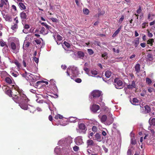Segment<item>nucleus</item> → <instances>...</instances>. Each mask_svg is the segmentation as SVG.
Wrapping results in <instances>:
<instances>
[{
    "label": "nucleus",
    "mask_w": 155,
    "mask_h": 155,
    "mask_svg": "<svg viewBox=\"0 0 155 155\" xmlns=\"http://www.w3.org/2000/svg\"><path fill=\"white\" fill-rule=\"evenodd\" d=\"M71 71L72 76L74 77H76L78 75L79 71L77 67L74 65L70 66L67 69L66 73L67 76H70L69 71Z\"/></svg>",
    "instance_id": "nucleus-1"
},
{
    "label": "nucleus",
    "mask_w": 155,
    "mask_h": 155,
    "mask_svg": "<svg viewBox=\"0 0 155 155\" xmlns=\"http://www.w3.org/2000/svg\"><path fill=\"white\" fill-rule=\"evenodd\" d=\"M29 101L26 95L21 92L17 98H15V101L19 104L23 102H28Z\"/></svg>",
    "instance_id": "nucleus-2"
},
{
    "label": "nucleus",
    "mask_w": 155,
    "mask_h": 155,
    "mask_svg": "<svg viewBox=\"0 0 155 155\" xmlns=\"http://www.w3.org/2000/svg\"><path fill=\"white\" fill-rule=\"evenodd\" d=\"M11 87L10 88H12L11 97H12L13 99L15 101V98H17L19 96V94L21 92L19 89H17L15 88V86L14 85H11Z\"/></svg>",
    "instance_id": "nucleus-3"
},
{
    "label": "nucleus",
    "mask_w": 155,
    "mask_h": 155,
    "mask_svg": "<svg viewBox=\"0 0 155 155\" xmlns=\"http://www.w3.org/2000/svg\"><path fill=\"white\" fill-rule=\"evenodd\" d=\"M107 116L105 115H104L101 117V120L102 123L108 125H109L113 123V120L112 118L108 119L107 120Z\"/></svg>",
    "instance_id": "nucleus-4"
},
{
    "label": "nucleus",
    "mask_w": 155,
    "mask_h": 155,
    "mask_svg": "<svg viewBox=\"0 0 155 155\" xmlns=\"http://www.w3.org/2000/svg\"><path fill=\"white\" fill-rule=\"evenodd\" d=\"M9 47L12 50L13 53H17L19 52L20 48V46L19 44L16 45L14 42H12Z\"/></svg>",
    "instance_id": "nucleus-5"
},
{
    "label": "nucleus",
    "mask_w": 155,
    "mask_h": 155,
    "mask_svg": "<svg viewBox=\"0 0 155 155\" xmlns=\"http://www.w3.org/2000/svg\"><path fill=\"white\" fill-rule=\"evenodd\" d=\"M114 85L117 89H120L123 87V83L122 81L118 78H116L114 80Z\"/></svg>",
    "instance_id": "nucleus-6"
},
{
    "label": "nucleus",
    "mask_w": 155,
    "mask_h": 155,
    "mask_svg": "<svg viewBox=\"0 0 155 155\" xmlns=\"http://www.w3.org/2000/svg\"><path fill=\"white\" fill-rule=\"evenodd\" d=\"M91 95L94 98L96 99L101 96L102 91L98 90H94L91 92Z\"/></svg>",
    "instance_id": "nucleus-7"
},
{
    "label": "nucleus",
    "mask_w": 155,
    "mask_h": 155,
    "mask_svg": "<svg viewBox=\"0 0 155 155\" xmlns=\"http://www.w3.org/2000/svg\"><path fill=\"white\" fill-rule=\"evenodd\" d=\"M78 131L79 133H82L83 134H85L87 130V128L85 125L83 123L80 124L78 126Z\"/></svg>",
    "instance_id": "nucleus-8"
},
{
    "label": "nucleus",
    "mask_w": 155,
    "mask_h": 155,
    "mask_svg": "<svg viewBox=\"0 0 155 155\" xmlns=\"http://www.w3.org/2000/svg\"><path fill=\"white\" fill-rule=\"evenodd\" d=\"M28 11H23L20 14V16L22 20V21L26 20L27 18L28 14Z\"/></svg>",
    "instance_id": "nucleus-9"
},
{
    "label": "nucleus",
    "mask_w": 155,
    "mask_h": 155,
    "mask_svg": "<svg viewBox=\"0 0 155 155\" xmlns=\"http://www.w3.org/2000/svg\"><path fill=\"white\" fill-rule=\"evenodd\" d=\"M14 20L15 21V23H14L13 25H12L11 27V29L13 30H14L18 28V21L17 17H16L14 19Z\"/></svg>",
    "instance_id": "nucleus-10"
},
{
    "label": "nucleus",
    "mask_w": 155,
    "mask_h": 155,
    "mask_svg": "<svg viewBox=\"0 0 155 155\" xmlns=\"http://www.w3.org/2000/svg\"><path fill=\"white\" fill-rule=\"evenodd\" d=\"M100 109V106L97 104H93L91 107V111L94 113H96Z\"/></svg>",
    "instance_id": "nucleus-11"
},
{
    "label": "nucleus",
    "mask_w": 155,
    "mask_h": 155,
    "mask_svg": "<svg viewBox=\"0 0 155 155\" xmlns=\"http://www.w3.org/2000/svg\"><path fill=\"white\" fill-rule=\"evenodd\" d=\"M33 75L32 74L28 73L26 72H25L24 74H22V76L25 77L28 81L29 80H30L32 77L33 76Z\"/></svg>",
    "instance_id": "nucleus-12"
},
{
    "label": "nucleus",
    "mask_w": 155,
    "mask_h": 155,
    "mask_svg": "<svg viewBox=\"0 0 155 155\" xmlns=\"http://www.w3.org/2000/svg\"><path fill=\"white\" fill-rule=\"evenodd\" d=\"M75 142L78 145L82 144L83 143L82 137L80 136L77 137L75 139Z\"/></svg>",
    "instance_id": "nucleus-13"
},
{
    "label": "nucleus",
    "mask_w": 155,
    "mask_h": 155,
    "mask_svg": "<svg viewBox=\"0 0 155 155\" xmlns=\"http://www.w3.org/2000/svg\"><path fill=\"white\" fill-rule=\"evenodd\" d=\"M28 103L25 102H23L22 103H19V105L20 107L23 109L25 110H28Z\"/></svg>",
    "instance_id": "nucleus-14"
},
{
    "label": "nucleus",
    "mask_w": 155,
    "mask_h": 155,
    "mask_svg": "<svg viewBox=\"0 0 155 155\" xmlns=\"http://www.w3.org/2000/svg\"><path fill=\"white\" fill-rule=\"evenodd\" d=\"M1 3L4 5V8L7 9L9 7L8 0H1Z\"/></svg>",
    "instance_id": "nucleus-15"
},
{
    "label": "nucleus",
    "mask_w": 155,
    "mask_h": 155,
    "mask_svg": "<svg viewBox=\"0 0 155 155\" xmlns=\"http://www.w3.org/2000/svg\"><path fill=\"white\" fill-rule=\"evenodd\" d=\"M127 87L128 89H132L134 88H136V85L135 82L134 81H132L131 84L127 85Z\"/></svg>",
    "instance_id": "nucleus-16"
},
{
    "label": "nucleus",
    "mask_w": 155,
    "mask_h": 155,
    "mask_svg": "<svg viewBox=\"0 0 155 155\" xmlns=\"http://www.w3.org/2000/svg\"><path fill=\"white\" fill-rule=\"evenodd\" d=\"M55 81L53 80H51L49 81L50 83V87L52 89H56L57 88V87L56 85L54 83Z\"/></svg>",
    "instance_id": "nucleus-17"
},
{
    "label": "nucleus",
    "mask_w": 155,
    "mask_h": 155,
    "mask_svg": "<svg viewBox=\"0 0 155 155\" xmlns=\"http://www.w3.org/2000/svg\"><path fill=\"white\" fill-rule=\"evenodd\" d=\"M37 80V79L35 76L33 75V76L32 77L30 80L28 81L30 82V85H33V83L35 82Z\"/></svg>",
    "instance_id": "nucleus-18"
},
{
    "label": "nucleus",
    "mask_w": 155,
    "mask_h": 155,
    "mask_svg": "<svg viewBox=\"0 0 155 155\" xmlns=\"http://www.w3.org/2000/svg\"><path fill=\"white\" fill-rule=\"evenodd\" d=\"M72 142V140L70 137H68L65 139V142L67 143L68 149H69V146Z\"/></svg>",
    "instance_id": "nucleus-19"
},
{
    "label": "nucleus",
    "mask_w": 155,
    "mask_h": 155,
    "mask_svg": "<svg viewBox=\"0 0 155 155\" xmlns=\"http://www.w3.org/2000/svg\"><path fill=\"white\" fill-rule=\"evenodd\" d=\"M48 30H49L47 29H45L44 27H42L40 31V33L43 35H46L48 33Z\"/></svg>",
    "instance_id": "nucleus-20"
},
{
    "label": "nucleus",
    "mask_w": 155,
    "mask_h": 155,
    "mask_svg": "<svg viewBox=\"0 0 155 155\" xmlns=\"http://www.w3.org/2000/svg\"><path fill=\"white\" fill-rule=\"evenodd\" d=\"M149 122L151 126H154L155 125V118H153L151 119L150 118L149 120Z\"/></svg>",
    "instance_id": "nucleus-21"
},
{
    "label": "nucleus",
    "mask_w": 155,
    "mask_h": 155,
    "mask_svg": "<svg viewBox=\"0 0 155 155\" xmlns=\"http://www.w3.org/2000/svg\"><path fill=\"white\" fill-rule=\"evenodd\" d=\"M77 55L79 58H80L83 59L84 57V52L82 51H78L77 52Z\"/></svg>",
    "instance_id": "nucleus-22"
},
{
    "label": "nucleus",
    "mask_w": 155,
    "mask_h": 155,
    "mask_svg": "<svg viewBox=\"0 0 155 155\" xmlns=\"http://www.w3.org/2000/svg\"><path fill=\"white\" fill-rule=\"evenodd\" d=\"M95 137L96 138V139L98 141H101L102 140V137H101V135L98 133H97L95 135Z\"/></svg>",
    "instance_id": "nucleus-23"
},
{
    "label": "nucleus",
    "mask_w": 155,
    "mask_h": 155,
    "mask_svg": "<svg viewBox=\"0 0 155 155\" xmlns=\"http://www.w3.org/2000/svg\"><path fill=\"white\" fill-rule=\"evenodd\" d=\"M135 69L137 73H139L140 72V67L139 64H137L135 66Z\"/></svg>",
    "instance_id": "nucleus-24"
},
{
    "label": "nucleus",
    "mask_w": 155,
    "mask_h": 155,
    "mask_svg": "<svg viewBox=\"0 0 155 155\" xmlns=\"http://www.w3.org/2000/svg\"><path fill=\"white\" fill-rule=\"evenodd\" d=\"M145 111L147 113H149L151 111V108L148 105H146L144 106Z\"/></svg>",
    "instance_id": "nucleus-25"
},
{
    "label": "nucleus",
    "mask_w": 155,
    "mask_h": 155,
    "mask_svg": "<svg viewBox=\"0 0 155 155\" xmlns=\"http://www.w3.org/2000/svg\"><path fill=\"white\" fill-rule=\"evenodd\" d=\"M5 18L6 21L11 22L12 21V17L11 15H6L5 16Z\"/></svg>",
    "instance_id": "nucleus-26"
},
{
    "label": "nucleus",
    "mask_w": 155,
    "mask_h": 155,
    "mask_svg": "<svg viewBox=\"0 0 155 155\" xmlns=\"http://www.w3.org/2000/svg\"><path fill=\"white\" fill-rule=\"evenodd\" d=\"M18 5L21 9L25 10L26 9V7L24 3L22 2H19Z\"/></svg>",
    "instance_id": "nucleus-27"
},
{
    "label": "nucleus",
    "mask_w": 155,
    "mask_h": 155,
    "mask_svg": "<svg viewBox=\"0 0 155 155\" xmlns=\"http://www.w3.org/2000/svg\"><path fill=\"white\" fill-rule=\"evenodd\" d=\"M41 24L43 26H45L47 29L49 30L52 28V27L51 26L48 25L46 23L42 22L41 23Z\"/></svg>",
    "instance_id": "nucleus-28"
},
{
    "label": "nucleus",
    "mask_w": 155,
    "mask_h": 155,
    "mask_svg": "<svg viewBox=\"0 0 155 155\" xmlns=\"http://www.w3.org/2000/svg\"><path fill=\"white\" fill-rule=\"evenodd\" d=\"M87 146H93L94 144V142L92 140L89 139L87 140Z\"/></svg>",
    "instance_id": "nucleus-29"
},
{
    "label": "nucleus",
    "mask_w": 155,
    "mask_h": 155,
    "mask_svg": "<svg viewBox=\"0 0 155 155\" xmlns=\"http://www.w3.org/2000/svg\"><path fill=\"white\" fill-rule=\"evenodd\" d=\"M5 81L6 83L8 84H12V81L11 79L8 77H6L5 79Z\"/></svg>",
    "instance_id": "nucleus-30"
},
{
    "label": "nucleus",
    "mask_w": 155,
    "mask_h": 155,
    "mask_svg": "<svg viewBox=\"0 0 155 155\" xmlns=\"http://www.w3.org/2000/svg\"><path fill=\"white\" fill-rule=\"evenodd\" d=\"M121 28V27L120 26L117 30L112 35V37H114L116 36L117 35L118 33H119V31H120Z\"/></svg>",
    "instance_id": "nucleus-31"
},
{
    "label": "nucleus",
    "mask_w": 155,
    "mask_h": 155,
    "mask_svg": "<svg viewBox=\"0 0 155 155\" xmlns=\"http://www.w3.org/2000/svg\"><path fill=\"white\" fill-rule=\"evenodd\" d=\"M105 75L106 78H109L111 76V72L110 71H107L105 72Z\"/></svg>",
    "instance_id": "nucleus-32"
},
{
    "label": "nucleus",
    "mask_w": 155,
    "mask_h": 155,
    "mask_svg": "<svg viewBox=\"0 0 155 155\" xmlns=\"http://www.w3.org/2000/svg\"><path fill=\"white\" fill-rule=\"evenodd\" d=\"M154 39L153 38L150 39L147 41V44L150 45V46L153 45V43L154 42Z\"/></svg>",
    "instance_id": "nucleus-33"
},
{
    "label": "nucleus",
    "mask_w": 155,
    "mask_h": 155,
    "mask_svg": "<svg viewBox=\"0 0 155 155\" xmlns=\"http://www.w3.org/2000/svg\"><path fill=\"white\" fill-rule=\"evenodd\" d=\"M146 83L149 86H150L151 84L152 83V81L151 79L148 78H146Z\"/></svg>",
    "instance_id": "nucleus-34"
},
{
    "label": "nucleus",
    "mask_w": 155,
    "mask_h": 155,
    "mask_svg": "<svg viewBox=\"0 0 155 155\" xmlns=\"http://www.w3.org/2000/svg\"><path fill=\"white\" fill-rule=\"evenodd\" d=\"M139 103V101L136 98H134L133 99L132 101V103L134 105H138V104Z\"/></svg>",
    "instance_id": "nucleus-35"
},
{
    "label": "nucleus",
    "mask_w": 155,
    "mask_h": 155,
    "mask_svg": "<svg viewBox=\"0 0 155 155\" xmlns=\"http://www.w3.org/2000/svg\"><path fill=\"white\" fill-rule=\"evenodd\" d=\"M131 143L133 145H135L137 143V141L134 136L131 138Z\"/></svg>",
    "instance_id": "nucleus-36"
},
{
    "label": "nucleus",
    "mask_w": 155,
    "mask_h": 155,
    "mask_svg": "<svg viewBox=\"0 0 155 155\" xmlns=\"http://www.w3.org/2000/svg\"><path fill=\"white\" fill-rule=\"evenodd\" d=\"M63 116L62 115L59 114H57L54 117V118L56 120L58 119V118L60 119H63Z\"/></svg>",
    "instance_id": "nucleus-37"
},
{
    "label": "nucleus",
    "mask_w": 155,
    "mask_h": 155,
    "mask_svg": "<svg viewBox=\"0 0 155 155\" xmlns=\"http://www.w3.org/2000/svg\"><path fill=\"white\" fill-rule=\"evenodd\" d=\"M134 45L135 47H137L139 44V40L138 38H137L136 40L134 41Z\"/></svg>",
    "instance_id": "nucleus-38"
},
{
    "label": "nucleus",
    "mask_w": 155,
    "mask_h": 155,
    "mask_svg": "<svg viewBox=\"0 0 155 155\" xmlns=\"http://www.w3.org/2000/svg\"><path fill=\"white\" fill-rule=\"evenodd\" d=\"M12 92V89L10 90L9 89H8L7 90H6V91H5V93L6 94H7L9 96H11Z\"/></svg>",
    "instance_id": "nucleus-39"
},
{
    "label": "nucleus",
    "mask_w": 155,
    "mask_h": 155,
    "mask_svg": "<svg viewBox=\"0 0 155 155\" xmlns=\"http://www.w3.org/2000/svg\"><path fill=\"white\" fill-rule=\"evenodd\" d=\"M28 110L31 113H33L35 110V108L33 107L30 106L29 107H28Z\"/></svg>",
    "instance_id": "nucleus-40"
},
{
    "label": "nucleus",
    "mask_w": 155,
    "mask_h": 155,
    "mask_svg": "<svg viewBox=\"0 0 155 155\" xmlns=\"http://www.w3.org/2000/svg\"><path fill=\"white\" fill-rule=\"evenodd\" d=\"M101 56L102 57L104 58V59H107L108 58L107 54L106 52H104L102 54Z\"/></svg>",
    "instance_id": "nucleus-41"
},
{
    "label": "nucleus",
    "mask_w": 155,
    "mask_h": 155,
    "mask_svg": "<svg viewBox=\"0 0 155 155\" xmlns=\"http://www.w3.org/2000/svg\"><path fill=\"white\" fill-rule=\"evenodd\" d=\"M13 63L15 64L18 68H20V64L17 60H15Z\"/></svg>",
    "instance_id": "nucleus-42"
},
{
    "label": "nucleus",
    "mask_w": 155,
    "mask_h": 155,
    "mask_svg": "<svg viewBox=\"0 0 155 155\" xmlns=\"http://www.w3.org/2000/svg\"><path fill=\"white\" fill-rule=\"evenodd\" d=\"M87 50L89 54L90 55L93 54L94 53V51L91 49H88Z\"/></svg>",
    "instance_id": "nucleus-43"
},
{
    "label": "nucleus",
    "mask_w": 155,
    "mask_h": 155,
    "mask_svg": "<svg viewBox=\"0 0 155 155\" xmlns=\"http://www.w3.org/2000/svg\"><path fill=\"white\" fill-rule=\"evenodd\" d=\"M83 12L86 15L88 14L89 12V10L86 8L85 9H83Z\"/></svg>",
    "instance_id": "nucleus-44"
},
{
    "label": "nucleus",
    "mask_w": 155,
    "mask_h": 155,
    "mask_svg": "<svg viewBox=\"0 0 155 155\" xmlns=\"http://www.w3.org/2000/svg\"><path fill=\"white\" fill-rule=\"evenodd\" d=\"M91 73L94 76L96 75L97 74V71L95 70H92L91 71Z\"/></svg>",
    "instance_id": "nucleus-45"
},
{
    "label": "nucleus",
    "mask_w": 155,
    "mask_h": 155,
    "mask_svg": "<svg viewBox=\"0 0 155 155\" xmlns=\"http://www.w3.org/2000/svg\"><path fill=\"white\" fill-rule=\"evenodd\" d=\"M2 89L3 91H5H5H6V90H7L9 88L8 87V86H7L6 85H4L2 87Z\"/></svg>",
    "instance_id": "nucleus-46"
},
{
    "label": "nucleus",
    "mask_w": 155,
    "mask_h": 155,
    "mask_svg": "<svg viewBox=\"0 0 155 155\" xmlns=\"http://www.w3.org/2000/svg\"><path fill=\"white\" fill-rule=\"evenodd\" d=\"M92 130L94 132H96L97 130V127L95 126H93L92 128Z\"/></svg>",
    "instance_id": "nucleus-47"
},
{
    "label": "nucleus",
    "mask_w": 155,
    "mask_h": 155,
    "mask_svg": "<svg viewBox=\"0 0 155 155\" xmlns=\"http://www.w3.org/2000/svg\"><path fill=\"white\" fill-rule=\"evenodd\" d=\"M73 149L74 151L76 152L79 150V147L75 145L73 147Z\"/></svg>",
    "instance_id": "nucleus-48"
},
{
    "label": "nucleus",
    "mask_w": 155,
    "mask_h": 155,
    "mask_svg": "<svg viewBox=\"0 0 155 155\" xmlns=\"http://www.w3.org/2000/svg\"><path fill=\"white\" fill-rule=\"evenodd\" d=\"M35 41L37 45H40L41 43L40 39H36L35 40Z\"/></svg>",
    "instance_id": "nucleus-49"
},
{
    "label": "nucleus",
    "mask_w": 155,
    "mask_h": 155,
    "mask_svg": "<svg viewBox=\"0 0 155 155\" xmlns=\"http://www.w3.org/2000/svg\"><path fill=\"white\" fill-rule=\"evenodd\" d=\"M64 44L67 48H69L70 47V44L66 42L65 41H64Z\"/></svg>",
    "instance_id": "nucleus-50"
},
{
    "label": "nucleus",
    "mask_w": 155,
    "mask_h": 155,
    "mask_svg": "<svg viewBox=\"0 0 155 155\" xmlns=\"http://www.w3.org/2000/svg\"><path fill=\"white\" fill-rule=\"evenodd\" d=\"M44 81H37L35 84V86L38 87L39 84H41Z\"/></svg>",
    "instance_id": "nucleus-51"
},
{
    "label": "nucleus",
    "mask_w": 155,
    "mask_h": 155,
    "mask_svg": "<svg viewBox=\"0 0 155 155\" xmlns=\"http://www.w3.org/2000/svg\"><path fill=\"white\" fill-rule=\"evenodd\" d=\"M103 109L104 111H106V113H107V112L109 113L110 111V110L107 107H104Z\"/></svg>",
    "instance_id": "nucleus-52"
},
{
    "label": "nucleus",
    "mask_w": 155,
    "mask_h": 155,
    "mask_svg": "<svg viewBox=\"0 0 155 155\" xmlns=\"http://www.w3.org/2000/svg\"><path fill=\"white\" fill-rule=\"evenodd\" d=\"M148 23L147 22H144L142 24V28H145L146 26H148Z\"/></svg>",
    "instance_id": "nucleus-53"
},
{
    "label": "nucleus",
    "mask_w": 155,
    "mask_h": 155,
    "mask_svg": "<svg viewBox=\"0 0 155 155\" xmlns=\"http://www.w3.org/2000/svg\"><path fill=\"white\" fill-rule=\"evenodd\" d=\"M142 11L141 8L140 6H139L138 9L137 10V14H140Z\"/></svg>",
    "instance_id": "nucleus-54"
},
{
    "label": "nucleus",
    "mask_w": 155,
    "mask_h": 155,
    "mask_svg": "<svg viewBox=\"0 0 155 155\" xmlns=\"http://www.w3.org/2000/svg\"><path fill=\"white\" fill-rule=\"evenodd\" d=\"M127 155H132V150L130 149H128L127 152Z\"/></svg>",
    "instance_id": "nucleus-55"
},
{
    "label": "nucleus",
    "mask_w": 155,
    "mask_h": 155,
    "mask_svg": "<svg viewBox=\"0 0 155 155\" xmlns=\"http://www.w3.org/2000/svg\"><path fill=\"white\" fill-rule=\"evenodd\" d=\"M84 70L86 72L87 74H88L89 72V69L88 68L84 67L83 68Z\"/></svg>",
    "instance_id": "nucleus-56"
},
{
    "label": "nucleus",
    "mask_w": 155,
    "mask_h": 155,
    "mask_svg": "<svg viewBox=\"0 0 155 155\" xmlns=\"http://www.w3.org/2000/svg\"><path fill=\"white\" fill-rule=\"evenodd\" d=\"M57 39L59 41H60L62 40V37L59 35H58L57 37Z\"/></svg>",
    "instance_id": "nucleus-57"
},
{
    "label": "nucleus",
    "mask_w": 155,
    "mask_h": 155,
    "mask_svg": "<svg viewBox=\"0 0 155 155\" xmlns=\"http://www.w3.org/2000/svg\"><path fill=\"white\" fill-rule=\"evenodd\" d=\"M75 81L77 83H80L81 82L82 80L80 78H77L75 80Z\"/></svg>",
    "instance_id": "nucleus-58"
},
{
    "label": "nucleus",
    "mask_w": 155,
    "mask_h": 155,
    "mask_svg": "<svg viewBox=\"0 0 155 155\" xmlns=\"http://www.w3.org/2000/svg\"><path fill=\"white\" fill-rule=\"evenodd\" d=\"M154 90V89L151 87H149L148 88V91L149 92L151 93Z\"/></svg>",
    "instance_id": "nucleus-59"
},
{
    "label": "nucleus",
    "mask_w": 155,
    "mask_h": 155,
    "mask_svg": "<svg viewBox=\"0 0 155 155\" xmlns=\"http://www.w3.org/2000/svg\"><path fill=\"white\" fill-rule=\"evenodd\" d=\"M124 18V16L123 15H122L121 17L119 19V22L121 23L123 21Z\"/></svg>",
    "instance_id": "nucleus-60"
},
{
    "label": "nucleus",
    "mask_w": 155,
    "mask_h": 155,
    "mask_svg": "<svg viewBox=\"0 0 155 155\" xmlns=\"http://www.w3.org/2000/svg\"><path fill=\"white\" fill-rule=\"evenodd\" d=\"M0 45L2 47L4 46L5 45V43L3 41H0Z\"/></svg>",
    "instance_id": "nucleus-61"
},
{
    "label": "nucleus",
    "mask_w": 155,
    "mask_h": 155,
    "mask_svg": "<svg viewBox=\"0 0 155 155\" xmlns=\"http://www.w3.org/2000/svg\"><path fill=\"white\" fill-rule=\"evenodd\" d=\"M51 19L53 22H57L58 21V20L57 18H52Z\"/></svg>",
    "instance_id": "nucleus-62"
},
{
    "label": "nucleus",
    "mask_w": 155,
    "mask_h": 155,
    "mask_svg": "<svg viewBox=\"0 0 155 155\" xmlns=\"http://www.w3.org/2000/svg\"><path fill=\"white\" fill-rule=\"evenodd\" d=\"M30 28V26L28 24H25L24 25V28L25 29H27L29 28Z\"/></svg>",
    "instance_id": "nucleus-63"
},
{
    "label": "nucleus",
    "mask_w": 155,
    "mask_h": 155,
    "mask_svg": "<svg viewBox=\"0 0 155 155\" xmlns=\"http://www.w3.org/2000/svg\"><path fill=\"white\" fill-rule=\"evenodd\" d=\"M34 60L36 63H38V59L36 57H35L33 58Z\"/></svg>",
    "instance_id": "nucleus-64"
}]
</instances>
